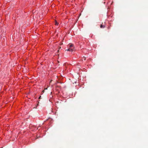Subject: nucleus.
Returning <instances> with one entry per match:
<instances>
[{
    "mask_svg": "<svg viewBox=\"0 0 148 148\" xmlns=\"http://www.w3.org/2000/svg\"><path fill=\"white\" fill-rule=\"evenodd\" d=\"M73 49H74L73 48H69L67 50H66V51L67 50V51H73Z\"/></svg>",
    "mask_w": 148,
    "mask_h": 148,
    "instance_id": "1",
    "label": "nucleus"
},
{
    "mask_svg": "<svg viewBox=\"0 0 148 148\" xmlns=\"http://www.w3.org/2000/svg\"><path fill=\"white\" fill-rule=\"evenodd\" d=\"M69 47L71 48H74V47H73V44H71L69 45Z\"/></svg>",
    "mask_w": 148,
    "mask_h": 148,
    "instance_id": "2",
    "label": "nucleus"
},
{
    "mask_svg": "<svg viewBox=\"0 0 148 148\" xmlns=\"http://www.w3.org/2000/svg\"><path fill=\"white\" fill-rule=\"evenodd\" d=\"M101 28H104L105 27V26L103 25H101L100 26Z\"/></svg>",
    "mask_w": 148,
    "mask_h": 148,
    "instance_id": "3",
    "label": "nucleus"
},
{
    "mask_svg": "<svg viewBox=\"0 0 148 148\" xmlns=\"http://www.w3.org/2000/svg\"><path fill=\"white\" fill-rule=\"evenodd\" d=\"M58 23L56 21H55V25H58Z\"/></svg>",
    "mask_w": 148,
    "mask_h": 148,
    "instance_id": "4",
    "label": "nucleus"
},
{
    "mask_svg": "<svg viewBox=\"0 0 148 148\" xmlns=\"http://www.w3.org/2000/svg\"><path fill=\"white\" fill-rule=\"evenodd\" d=\"M52 82V80H51L50 82V83H51V82Z\"/></svg>",
    "mask_w": 148,
    "mask_h": 148,
    "instance_id": "5",
    "label": "nucleus"
},
{
    "mask_svg": "<svg viewBox=\"0 0 148 148\" xmlns=\"http://www.w3.org/2000/svg\"><path fill=\"white\" fill-rule=\"evenodd\" d=\"M41 96H40V97H39V99H40L41 98Z\"/></svg>",
    "mask_w": 148,
    "mask_h": 148,
    "instance_id": "6",
    "label": "nucleus"
},
{
    "mask_svg": "<svg viewBox=\"0 0 148 148\" xmlns=\"http://www.w3.org/2000/svg\"><path fill=\"white\" fill-rule=\"evenodd\" d=\"M42 92H44V90H43V91H42Z\"/></svg>",
    "mask_w": 148,
    "mask_h": 148,
    "instance_id": "7",
    "label": "nucleus"
},
{
    "mask_svg": "<svg viewBox=\"0 0 148 148\" xmlns=\"http://www.w3.org/2000/svg\"><path fill=\"white\" fill-rule=\"evenodd\" d=\"M84 60H86V58H84Z\"/></svg>",
    "mask_w": 148,
    "mask_h": 148,
    "instance_id": "8",
    "label": "nucleus"
},
{
    "mask_svg": "<svg viewBox=\"0 0 148 148\" xmlns=\"http://www.w3.org/2000/svg\"><path fill=\"white\" fill-rule=\"evenodd\" d=\"M38 104L37 105V106H38Z\"/></svg>",
    "mask_w": 148,
    "mask_h": 148,
    "instance_id": "9",
    "label": "nucleus"
}]
</instances>
